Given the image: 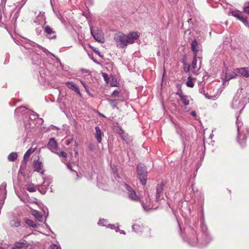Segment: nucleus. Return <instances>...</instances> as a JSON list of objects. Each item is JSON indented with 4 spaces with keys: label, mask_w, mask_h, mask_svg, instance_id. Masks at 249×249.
I'll return each mask as SVG.
<instances>
[{
    "label": "nucleus",
    "mask_w": 249,
    "mask_h": 249,
    "mask_svg": "<svg viewBox=\"0 0 249 249\" xmlns=\"http://www.w3.org/2000/svg\"><path fill=\"white\" fill-rule=\"evenodd\" d=\"M138 37L137 32H131L127 35L122 32H118L114 34L113 39L118 47L124 48L128 44L133 43Z\"/></svg>",
    "instance_id": "obj_1"
},
{
    "label": "nucleus",
    "mask_w": 249,
    "mask_h": 249,
    "mask_svg": "<svg viewBox=\"0 0 249 249\" xmlns=\"http://www.w3.org/2000/svg\"><path fill=\"white\" fill-rule=\"evenodd\" d=\"M125 188L127 191L128 197L129 199L135 202L140 201L143 209L145 211H147L151 208L150 206L147 205V200L146 199V201L144 202L143 200L141 199L131 187L126 184H125Z\"/></svg>",
    "instance_id": "obj_2"
},
{
    "label": "nucleus",
    "mask_w": 249,
    "mask_h": 249,
    "mask_svg": "<svg viewBox=\"0 0 249 249\" xmlns=\"http://www.w3.org/2000/svg\"><path fill=\"white\" fill-rule=\"evenodd\" d=\"M132 228L136 232L141 234L143 238L152 237L151 230L148 227H144L142 225L135 224Z\"/></svg>",
    "instance_id": "obj_3"
},
{
    "label": "nucleus",
    "mask_w": 249,
    "mask_h": 249,
    "mask_svg": "<svg viewBox=\"0 0 249 249\" xmlns=\"http://www.w3.org/2000/svg\"><path fill=\"white\" fill-rule=\"evenodd\" d=\"M201 57L199 56H194L191 65L187 66V68H184V71L188 72L190 70L195 74H197L198 70L200 69L201 63Z\"/></svg>",
    "instance_id": "obj_4"
},
{
    "label": "nucleus",
    "mask_w": 249,
    "mask_h": 249,
    "mask_svg": "<svg viewBox=\"0 0 249 249\" xmlns=\"http://www.w3.org/2000/svg\"><path fill=\"white\" fill-rule=\"evenodd\" d=\"M138 178L140 180L141 183L143 185H145L147 181V172L144 165L142 163H139L137 165V170Z\"/></svg>",
    "instance_id": "obj_5"
},
{
    "label": "nucleus",
    "mask_w": 249,
    "mask_h": 249,
    "mask_svg": "<svg viewBox=\"0 0 249 249\" xmlns=\"http://www.w3.org/2000/svg\"><path fill=\"white\" fill-rule=\"evenodd\" d=\"M91 34L94 38L98 42L100 43H104L105 42V38L104 34L101 30H94L91 28Z\"/></svg>",
    "instance_id": "obj_6"
},
{
    "label": "nucleus",
    "mask_w": 249,
    "mask_h": 249,
    "mask_svg": "<svg viewBox=\"0 0 249 249\" xmlns=\"http://www.w3.org/2000/svg\"><path fill=\"white\" fill-rule=\"evenodd\" d=\"M164 184L163 182L158 184L156 189V198L157 201L163 198V187Z\"/></svg>",
    "instance_id": "obj_7"
},
{
    "label": "nucleus",
    "mask_w": 249,
    "mask_h": 249,
    "mask_svg": "<svg viewBox=\"0 0 249 249\" xmlns=\"http://www.w3.org/2000/svg\"><path fill=\"white\" fill-rule=\"evenodd\" d=\"M191 50L193 52L194 56H197L198 52L200 51L202 52L200 44L196 39L194 40L191 43Z\"/></svg>",
    "instance_id": "obj_8"
},
{
    "label": "nucleus",
    "mask_w": 249,
    "mask_h": 249,
    "mask_svg": "<svg viewBox=\"0 0 249 249\" xmlns=\"http://www.w3.org/2000/svg\"><path fill=\"white\" fill-rule=\"evenodd\" d=\"M235 71L239 73L242 76L248 78L249 77V69L247 67H243L240 68H236Z\"/></svg>",
    "instance_id": "obj_9"
},
{
    "label": "nucleus",
    "mask_w": 249,
    "mask_h": 249,
    "mask_svg": "<svg viewBox=\"0 0 249 249\" xmlns=\"http://www.w3.org/2000/svg\"><path fill=\"white\" fill-rule=\"evenodd\" d=\"M65 84L68 88L76 92L80 97L82 96L79 88L74 82L69 81L66 82Z\"/></svg>",
    "instance_id": "obj_10"
},
{
    "label": "nucleus",
    "mask_w": 249,
    "mask_h": 249,
    "mask_svg": "<svg viewBox=\"0 0 249 249\" xmlns=\"http://www.w3.org/2000/svg\"><path fill=\"white\" fill-rule=\"evenodd\" d=\"M176 94L179 96L180 101L184 106H187L189 105L190 101L187 95H184L182 92H177Z\"/></svg>",
    "instance_id": "obj_11"
},
{
    "label": "nucleus",
    "mask_w": 249,
    "mask_h": 249,
    "mask_svg": "<svg viewBox=\"0 0 249 249\" xmlns=\"http://www.w3.org/2000/svg\"><path fill=\"white\" fill-rule=\"evenodd\" d=\"M29 245V244H28L26 241L24 240L22 242L16 243L15 245L14 249H25L27 247H28Z\"/></svg>",
    "instance_id": "obj_12"
},
{
    "label": "nucleus",
    "mask_w": 249,
    "mask_h": 249,
    "mask_svg": "<svg viewBox=\"0 0 249 249\" xmlns=\"http://www.w3.org/2000/svg\"><path fill=\"white\" fill-rule=\"evenodd\" d=\"M48 146L49 148L52 151L57 149L58 145L54 138L50 139L48 144Z\"/></svg>",
    "instance_id": "obj_13"
},
{
    "label": "nucleus",
    "mask_w": 249,
    "mask_h": 249,
    "mask_svg": "<svg viewBox=\"0 0 249 249\" xmlns=\"http://www.w3.org/2000/svg\"><path fill=\"white\" fill-rule=\"evenodd\" d=\"M95 129L96 131L95 134V138L97 139V142L99 143H100L102 142V136L103 135V133L98 126L95 127Z\"/></svg>",
    "instance_id": "obj_14"
},
{
    "label": "nucleus",
    "mask_w": 249,
    "mask_h": 249,
    "mask_svg": "<svg viewBox=\"0 0 249 249\" xmlns=\"http://www.w3.org/2000/svg\"><path fill=\"white\" fill-rule=\"evenodd\" d=\"M33 166L35 168V171L40 172L42 170V162L39 160H34Z\"/></svg>",
    "instance_id": "obj_15"
},
{
    "label": "nucleus",
    "mask_w": 249,
    "mask_h": 249,
    "mask_svg": "<svg viewBox=\"0 0 249 249\" xmlns=\"http://www.w3.org/2000/svg\"><path fill=\"white\" fill-rule=\"evenodd\" d=\"M232 15L234 17L237 18L238 19H239L240 21L244 23L245 24H248V22L247 20V19L242 16L239 12H232Z\"/></svg>",
    "instance_id": "obj_16"
},
{
    "label": "nucleus",
    "mask_w": 249,
    "mask_h": 249,
    "mask_svg": "<svg viewBox=\"0 0 249 249\" xmlns=\"http://www.w3.org/2000/svg\"><path fill=\"white\" fill-rule=\"evenodd\" d=\"M32 214L37 221L39 222L43 221V215L39 212L34 211Z\"/></svg>",
    "instance_id": "obj_17"
},
{
    "label": "nucleus",
    "mask_w": 249,
    "mask_h": 249,
    "mask_svg": "<svg viewBox=\"0 0 249 249\" xmlns=\"http://www.w3.org/2000/svg\"><path fill=\"white\" fill-rule=\"evenodd\" d=\"M36 148L32 149L31 148H29L25 153L24 155V160L25 161H27L30 155L33 152L35 151Z\"/></svg>",
    "instance_id": "obj_18"
},
{
    "label": "nucleus",
    "mask_w": 249,
    "mask_h": 249,
    "mask_svg": "<svg viewBox=\"0 0 249 249\" xmlns=\"http://www.w3.org/2000/svg\"><path fill=\"white\" fill-rule=\"evenodd\" d=\"M45 32L48 35H53V36H51L52 38H55V36L54 35L55 32L49 26H46V27L45 28Z\"/></svg>",
    "instance_id": "obj_19"
},
{
    "label": "nucleus",
    "mask_w": 249,
    "mask_h": 249,
    "mask_svg": "<svg viewBox=\"0 0 249 249\" xmlns=\"http://www.w3.org/2000/svg\"><path fill=\"white\" fill-rule=\"evenodd\" d=\"M237 74L235 72H231L226 74L225 79L226 81H229L231 79L236 78Z\"/></svg>",
    "instance_id": "obj_20"
},
{
    "label": "nucleus",
    "mask_w": 249,
    "mask_h": 249,
    "mask_svg": "<svg viewBox=\"0 0 249 249\" xmlns=\"http://www.w3.org/2000/svg\"><path fill=\"white\" fill-rule=\"evenodd\" d=\"M24 221H25V223L30 227H33V228H36L37 227V224L33 220L29 219H27L26 218L24 219Z\"/></svg>",
    "instance_id": "obj_21"
},
{
    "label": "nucleus",
    "mask_w": 249,
    "mask_h": 249,
    "mask_svg": "<svg viewBox=\"0 0 249 249\" xmlns=\"http://www.w3.org/2000/svg\"><path fill=\"white\" fill-rule=\"evenodd\" d=\"M18 158V154L16 152H12L8 156V160L10 161H14Z\"/></svg>",
    "instance_id": "obj_22"
},
{
    "label": "nucleus",
    "mask_w": 249,
    "mask_h": 249,
    "mask_svg": "<svg viewBox=\"0 0 249 249\" xmlns=\"http://www.w3.org/2000/svg\"><path fill=\"white\" fill-rule=\"evenodd\" d=\"M26 189L30 192H35L36 191V187L33 183L26 184Z\"/></svg>",
    "instance_id": "obj_23"
},
{
    "label": "nucleus",
    "mask_w": 249,
    "mask_h": 249,
    "mask_svg": "<svg viewBox=\"0 0 249 249\" xmlns=\"http://www.w3.org/2000/svg\"><path fill=\"white\" fill-rule=\"evenodd\" d=\"M10 224L12 227H18L20 225V222L18 219L14 218L10 221Z\"/></svg>",
    "instance_id": "obj_24"
},
{
    "label": "nucleus",
    "mask_w": 249,
    "mask_h": 249,
    "mask_svg": "<svg viewBox=\"0 0 249 249\" xmlns=\"http://www.w3.org/2000/svg\"><path fill=\"white\" fill-rule=\"evenodd\" d=\"M186 85L188 87L193 88L194 86V83L193 78L189 76L186 82Z\"/></svg>",
    "instance_id": "obj_25"
},
{
    "label": "nucleus",
    "mask_w": 249,
    "mask_h": 249,
    "mask_svg": "<svg viewBox=\"0 0 249 249\" xmlns=\"http://www.w3.org/2000/svg\"><path fill=\"white\" fill-rule=\"evenodd\" d=\"M108 101L109 102L110 105L112 106L113 108L117 107V102L116 100L109 99Z\"/></svg>",
    "instance_id": "obj_26"
},
{
    "label": "nucleus",
    "mask_w": 249,
    "mask_h": 249,
    "mask_svg": "<svg viewBox=\"0 0 249 249\" xmlns=\"http://www.w3.org/2000/svg\"><path fill=\"white\" fill-rule=\"evenodd\" d=\"M120 93V91L118 90H115L112 94V95L114 97H117L119 96V94Z\"/></svg>",
    "instance_id": "obj_27"
},
{
    "label": "nucleus",
    "mask_w": 249,
    "mask_h": 249,
    "mask_svg": "<svg viewBox=\"0 0 249 249\" xmlns=\"http://www.w3.org/2000/svg\"><path fill=\"white\" fill-rule=\"evenodd\" d=\"M49 249H61V248L55 244H53L50 247Z\"/></svg>",
    "instance_id": "obj_28"
},
{
    "label": "nucleus",
    "mask_w": 249,
    "mask_h": 249,
    "mask_svg": "<svg viewBox=\"0 0 249 249\" xmlns=\"http://www.w3.org/2000/svg\"><path fill=\"white\" fill-rule=\"evenodd\" d=\"M81 83L83 85V86L85 88L86 91L87 92H88L89 91V89H88V87H87V85L83 81H81Z\"/></svg>",
    "instance_id": "obj_29"
},
{
    "label": "nucleus",
    "mask_w": 249,
    "mask_h": 249,
    "mask_svg": "<svg viewBox=\"0 0 249 249\" xmlns=\"http://www.w3.org/2000/svg\"><path fill=\"white\" fill-rule=\"evenodd\" d=\"M244 11L245 13L249 15V5L245 7L244 9Z\"/></svg>",
    "instance_id": "obj_30"
},
{
    "label": "nucleus",
    "mask_w": 249,
    "mask_h": 249,
    "mask_svg": "<svg viewBox=\"0 0 249 249\" xmlns=\"http://www.w3.org/2000/svg\"><path fill=\"white\" fill-rule=\"evenodd\" d=\"M60 155L62 157H64V158H67V157L68 156L67 153H66L64 151H61L60 152Z\"/></svg>",
    "instance_id": "obj_31"
},
{
    "label": "nucleus",
    "mask_w": 249,
    "mask_h": 249,
    "mask_svg": "<svg viewBox=\"0 0 249 249\" xmlns=\"http://www.w3.org/2000/svg\"><path fill=\"white\" fill-rule=\"evenodd\" d=\"M121 133H120V136L124 140V131L123 130H121Z\"/></svg>",
    "instance_id": "obj_32"
},
{
    "label": "nucleus",
    "mask_w": 249,
    "mask_h": 249,
    "mask_svg": "<svg viewBox=\"0 0 249 249\" xmlns=\"http://www.w3.org/2000/svg\"><path fill=\"white\" fill-rule=\"evenodd\" d=\"M191 114L192 116H193L194 117H196V112L195 111H192L191 112Z\"/></svg>",
    "instance_id": "obj_33"
},
{
    "label": "nucleus",
    "mask_w": 249,
    "mask_h": 249,
    "mask_svg": "<svg viewBox=\"0 0 249 249\" xmlns=\"http://www.w3.org/2000/svg\"><path fill=\"white\" fill-rule=\"evenodd\" d=\"M68 168L69 169H70L71 171H73L74 172L75 171H74L71 168V166L70 165H69L68 166Z\"/></svg>",
    "instance_id": "obj_34"
},
{
    "label": "nucleus",
    "mask_w": 249,
    "mask_h": 249,
    "mask_svg": "<svg viewBox=\"0 0 249 249\" xmlns=\"http://www.w3.org/2000/svg\"><path fill=\"white\" fill-rule=\"evenodd\" d=\"M74 172H75L76 175V176L77 177V178H79V175H78V173L77 172H76V171H74Z\"/></svg>",
    "instance_id": "obj_35"
},
{
    "label": "nucleus",
    "mask_w": 249,
    "mask_h": 249,
    "mask_svg": "<svg viewBox=\"0 0 249 249\" xmlns=\"http://www.w3.org/2000/svg\"><path fill=\"white\" fill-rule=\"evenodd\" d=\"M70 142H68L67 143V144L69 145L70 144Z\"/></svg>",
    "instance_id": "obj_36"
},
{
    "label": "nucleus",
    "mask_w": 249,
    "mask_h": 249,
    "mask_svg": "<svg viewBox=\"0 0 249 249\" xmlns=\"http://www.w3.org/2000/svg\"><path fill=\"white\" fill-rule=\"evenodd\" d=\"M75 154H78V152H75Z\"/></svg>",
    "instance_id": "obj_37"
}]
</instances>
